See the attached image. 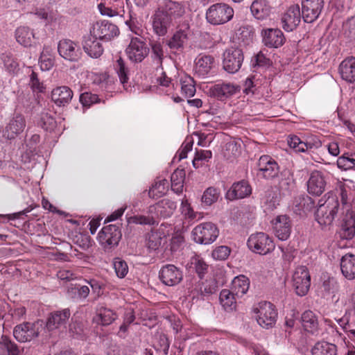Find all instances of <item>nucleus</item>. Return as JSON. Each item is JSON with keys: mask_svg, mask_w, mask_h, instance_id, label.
Masks as SVG:
<instances>
[{"mask_svg": "<svg viewBox=\"0 0 355 355\" xmlns=\"http://www.w3.org/2000/svg\"><path fill=\"white\" fill-rule=\"evenodd\" d=\"M318 201V206L315 214V220L321 226L331 225L336 216L339 202L336 196L328 193Z\"/></svg>", "mask_w": 355, "mask_h": 355, "instance_id": "1", "label": "nucleus"}, {"mask_svg": "<svg viewBox=\"0 0 355 355\" xmlns=\"http://www.w3.org/2000/svg\"><path fill=\"white\" fill-rule=\"evenodd\" d=\"M43 329V322H24L13 329V336L21 343H30L36 339Z\"/></svg>", "mask_w": 355, "mask_h": 355, "instance_id": "2", "label": "nucleus"}, {"mask_svg": "<svg viewBox=\"0 0 355 355\" xmlns=\"http://www.w3.org/2000/svg\"><path fill=\"white\" fill-rule=\"evenodd\" d=\"M233 8L227 3H217L209 7L206 11L207 21L214 26L224 24L234 17Z\"/></svg>", "mask_w": 355, "mask_h": 355, "instance_id": "3", "label": "nucleus"}, {"mask_svg": "<svg viewBox=\"0 0 355 355\" xmlns=\"http://www.w3.org/2000/svg\"><path fill=\"white\" fill-rule=\"evenodd\" d=\"M255 318L263 328L270 329L275 326L277 319V311L273 304L269 302H261L254 309Z\"/></svg>", "mask_w": 355, "mask_h": 355, "instance_id": "4", "label": "nucleus"}, {"mask_svg": "<svg viewBox=\"0 0 355 355\" xmlns=\"http://www.w3.org/2000/svg\"><path fill=\"white\" fill-rule=\"evenodd\" d=\"M191 235L196 243L201 245H209L218 238L219 230L213 223H202L193 229Z\"/></svg>", "mask_w": 355, "mask_h": 355, "instance_id": "5", "label": "nucleus"}, {"mask_svg": "<svg viewBox=\"0 0 355 355\" xmlns=\"http://www.w3.org/2000/svg\"><path fill=\"white\" fill-rule=\"evenodd\" d=\"M247 244L253 252L262 255L272 252L275 248L272 238L262 232L251 234Z\"/></svg>", "mask_w": 355, "mask_h": 355, "instance_id": "6", "label": "nucleus"}, {"mask_svg": "<svg viewBox=\"0 0 355 355\" xmlns=\"http://www.w3.org/2000/svg\"><path fill=\"white\" fill-rule=\"evenodd\" d=\"M243 60V51L238 47L231 46L223 54V68L230 73H234L241 69Z\"/></svg>", "mask_w": 355, "mask_h": 355, "instance_id": "7", "label": "nucleus"}, {"mask_svg": "<svg viewBox=\"0 0 355 355\" xmlns=\"http://www.w3.org/2000/svg\"><path fill=\"white\" fill-rule=\"evenodd\" d=\"M122 236L121 230L116 225L105 226L98 234V240L105 250H110L118 245Z\"/></svg>", "mask_w": 355, "mask_h": 355, "instance_id": "8", "label": "nucleus"}, {"mask_svg": "<svg viewBox=\"0 0 355 355\" xmlns=\"http://www.w3.org/2000/svg\"><path fill=\"white\" fill-rule=\"evenodd\" d=\"M193 32L188 23L180 24L166 44L171 50L182 51L189 43Z\"/></svg>", "mask_w": 355, "mask_h": 355, "instance_id": "9", "label": "nucleus"}, {"mask_svg": "<svg viewBox=\"0 0 355 355\" xmlns=\"http://www.w3.org/2000/svg\"><path fill=\"white\" fill-rule=\"evenodd\" d=\"M302 19L305 23H313L320 15L324 0H302Z\"/></svg>", "mask_w": 355, "mask_h": 355, "instance_id": "10", "label": "nucleus"}, {"mask_svg": "<svg viewBox=\"0 0 355 355\" xmlns=\"http://www.w3.org/2000/svg\"><path fill=\"white\" fill-rule=\"evenodd\" d=\"M293 285L297 295L304 296L311 286V277L306 267H297L293 275Z\"/></svg>", "mask_w": 355, "mask_h": 355, "instance_id": "11", "label": "nucleus"}, {"mask_svg": "<svg viewBox=\"0 0 355 355\" xmlns=\"http://www.w3.org/2000/svg\"><path fill=\"white\" fill-rule=\"evenodd\" d=\"M93 36L99 40L108 42L119 33L118 27L109 21L103 20L97 21L90 31Z\"/></svg>", "mask_w": 355, "mask_h": 355, "instance_id": "12", "label": "nucleus"}, {"mask_svg": "<svg viewBox=\"0 0 355 355\" xmlns=\"http://www.w3.org/2000/svg\"><path fill=\"white\" fill-rule=\"evenodd\" d=\"M125 52L130 60L141 62L148 55L149 49L146 47L144 40L135 37H132Z\"/></svg>", "mask_w": 355, "mask_h": 355, "instance_id": "13", "label": "nucleus"}, {"mask_svg": "<svg viewBox=\"0 0 355 355\" xmlns=\"http://www.w3.org/2000/svg\"><path fill=\"white\" fill-rule=\"evenodd\" d=\"M159 278L164 285L174 286L182 280L183 274L182 270L175 265L166 264L161 268Z\"/></svg>", "mask_w": 355, "mask_h": 355, "instance_id": "14", "label": "nucleus"}, {"mask_svg": "<svg viewBox=\"0 0 355 355\" xmlns=\"http://www.w3.org/2000/svg\"><path fill=\"white\" fill-rule=\"evenodd\" d=\"M240 91V86L230 82H220L212 87L209 89L211 96L219 101H225L231 98Z\"/></svg>", "mask_w": 355, "mask_h": 355, "instance_id": "15", "label": "nucleus"}, {"mask_svg": "<svg viewBox=\"0 0 355 355\" xmlns=\"http://www.w3.org/2000/svg\"><path fill=\"white\" fill-rule=\"evenodd\" d=\"M301 18L302 12L299 5H291L282 16V28L287 32L293 31L298 26Z\"/></svg>", "mask_w": 355, "mask_h": 355, "instance_id": "16", "label": "nucleus"}, {"mask_svg": "<svg viewBox=\"0 0 355 355\" xmlns=\"http://www.w3.org/2000/svg\"><path fill=\"white\" fill-rule=\"evenodd\" d=\"M258 175L265 179H272L277 176L279 168L277 162L269 155H262L257 162Z\"/></svg>", "mask_w": 355, "mask_h": 355, "instance_id": "17", "label": "nucleus"}, {"mask_svg": "<svg viewBox=\"0 0 355 355\" xmlns=\"http://www.w3.org/2000/svg\"><path fill=\"white\" fill-rule=\"evenodd\" d=\"M58 51L62 58L71 62L78 61L81 55L79 46L68 39L62 40L58 42Z\"/></svg>", "mask_w": 355, "mask_h": 355, "instance_id": "18", "label": "nucleus"}, {"mask_svg": "<svg viewBox=\"0 0 355 355\" xmlns=\"http://www.w3.org/2000/svg\"><path fill=\"white\" fill-rule=\"evenodd\" d=\"M275 236L281 241H286L292 232V223L287 215H279L272 221Z\"/></svg>", "mask_w": 355, "mask_h": 355, "instance_id": "19", "label": "nucleus"}, {"mask_svg": "<svg viewBox=\"0 0 355 355\" xmlns=\"http://www.w3.org/2000/svg\"><path fill=\"white\" fill-rule=\"evenodd\" d=\"M177 208L176 202L164 198L159 201L154 205L150 206L148 208L149 214H154L157 218H169L171 217Z\"/></svg>", "mask_w": 355, "mask_h": 355, "instance_id": "20", "label": "nucleus"}, {"mask_svg": "<svg viewBox=\"0 0 355 355\" xmlns=\"http://www.w3.org/2000/svg\"><path fill=\"white\" fill-rule=\"evenodd\" d=\"M98 8L102 15L110 17L122 16L125 13L124 0H101Z\"/></svg>", "mask_w": 355, "mask_h": 355, "instance_id": "21", "label": "nucleus"}, {"mask_svg": "<svg viewBox=\"0 0 355 355\" xmlns=\"http://www.w3.org/2000/svg\"><path fill=\"white\" fill-rule=\"evenodd\" d=\"M252 189L249 182L245 180L234 182L227 191L225 197L229 200L243 199L252 193Z\"/></svg>", "mask_w": 355, "mask_h": 355, "instance_id": "22", "label": "nucleus"}, {"mask_svg": "<svg viewBox=\"0 0 355 355\" xmlns=\"http://www.w3.org/2000/svg\"><path fill=\"white\" fill-rule=\"evenodd\" d=\"M262 42L269 48H279L286 40L284 33L278 28H268L261 31Z\"/></svg>", "mask_w": 355, "mask_h": 355, "instance_id": "23", "label": "nucleus"}, {"mask_svg": "<svg viewBox=\"0 0 355 355\" xmlns=\"http://www.w3.org/2000/svg\"><path fill=\"white\" fill-rule=\"evenodd\" d=\"M70 315L71 312L69 309L52 312L47 319L46 328L49 331L66 328Z\"/></svg>", "mask_w": 355, "mask_h": 355, "instance_id": "24", "label": "nucleus"}, {"mask_svg": "<svg viewBox=\"0 0 355 355\" xmlns=\"http://www.w3.org/2000/svg\"><path fill=\"white\" fill-rule=\"evenodd\" d=\"M26 127V120L21 114H16L10 120L5 128L3 136L8 139H12L21 133Z\"/></svg>", "mask_w": 355, "mask_h": 355, "instance_id": "25", "label": "nucleus"}, {"mask_svg": "<svg viewBox=\"0 0 355 355\" xmlns=\"http://www.w3.org/2000/svg\"><path fill=\"white\" fill-rule=\"evenodd\" d=\"M151 19L154 33L159 37L164 36L171 26V19L164 15L158 9L155 11Z\"/></svg>", "mask_w": 355, "mask_h": 355, "instance_id": "26", "label": "nucleus"}, {"mask_svg": "<svg viewBox=\"0 0 355 355\" xmlns=\"http://www.w3.org/2000/svg\"><path fill=\"white\" fill-rule=\"evenodd\" d=\"M214 63V58L209 55L200 54L195 60V74L200 78H205L211 71Z\"/></svg>", "mask_w": 355, "mask_h": 355, "instance_id": "27", "label": "nucleus"}, {"mask_svg": "<svg viewBox=\"0 0 355 355\" xmlns=\"http://www.w3.org/2000/svg\"><path fill=\"white\" fill-rule=\"evenodd\" d=\"M326 180L321 171H314L307 182V189L309 193L315 196L321 195L325 189Z\"/></svg>", "mask_w": 355, "mask_h": 355, "instance_id": "28", "label": "nucleus"}, {"mask_svg": "<svg viewBox=\"0 0 355 355\" xmlns=\"http://www.w3.org/2000/svg\"><path fill=\"white\" fill-rule=\"evenodd\" d=\"M52 101L58 106L68 105L73 97L72 90L67 86H60L54 88L51 94Z\"/></svg>", "mask_w": 355, "mask_h": 355, "instance_id": "29", "label": "nucleus"}, {"mask_svg": "<svg viewBox=\"0 0 355 355\" xmlns=\"http://www.w3.org/2000/svg\"><path fill=\"white\" fill-rule=\"evenodd\" d=\"M98 40V38L93 36L91 33L85 37L83 49L91 58H99L103 53V48Z\"/></svg>", "mask_w": 355, "mask_h": 355, "instance_id": "30", "label": "nucleus"}, {"mask_svg": "<svg viewBox=\"0 0 355 355\" xmlns=\"http://www.w3.org/2000/svg\"><path fill=\"white\" fill-rule=\"evenodd\" d=\"M158 10L163 12L164 15L169 17L171 21L173 19L182 17L185 12L182 4L171 0L165 1L164 4L158 8Z\"/></svg>", "mask_w": 355, "mask_h": 355, "instance_id": "31", "label": "nucleus"}, {"mask_svg": "<svg viewBox=\"0 0 355 355\" xmlns=\"http://www.w3.org/2000/svg\"><path fill=\"white\" fill-rule=\"evenodd\" d=\"M340 267L343 275L348 280L355 279V255L347 253L340 261Z\"/></svg>", "mask_w": 355, "mask_h": 355, "instance_id": "32", "label": "nucleus"}, {"mask_svg": "<svg viewBox=\"0 0 355 355\" xmlns=\"http://www.w3.org/2000/svg\"><path fill=\"white\" fill-rule=\"evenodd\" d=\"M15 38L21 45L31 46L35 40L34 31L28 26H19L15 30Z\"/></svg>", "mask_w": 355, "mask_h": 355, "instance_id": "33", "label": "nucleus"}, {"mask_svg": "<svg viewBox=\"0 0 355 355\" xmlns=\"http://www.w3.org/2000/svg\"><path fill=\"white\" fill-rule=\"evenodd\" d=\"M341 78L349 83L355 81V58L345 59L339 66Z\"/></svg>", "mask_w": 355, "mask_h": 355, "instance_id": "34", "label": "nucleus"}, {"mask_svg": "<svg viewBox=\"0 0 355 355\" xmlns=\"http://www.w3.org/2000/svg\"><path fill=\"white\" fill-rule=\"evenodd\" d=\"M271 9V6L266 0H254L250 6V10L253 16L261 20L269 17Z\"/></svg>", "mask_w": 355, "mask_h": 355, "instance_id": "35", "label": "nucleus"}, {"mask_svg": "<svg viewBox=\"0 0 355 355\" xmlns=\"http://www.w3.org/2000/svg\"><path fill=\"white\" fill-rule=\"evenodd\" d=\"M217 286L214 281L209 280L199 284L194 290L191 291L193 298H204L216 292Z\"/></svg>", "mask_w": 355, "mask_h": 355, "instance_id": "36", "label": "nucleus"}, {"mask_svg": "<svg viewBox=\"0 0 355 355\" xmlns=\"http://www.w3.org/2000/svg\"><path fill=\"white\" fill-rule=\"evenodd\" d=\"M250 287V279L243 275L235 277L232 282L231 291L238 297L245 295Z\"/></svg>", "mask_w": 355, "mask_h": 355, "instance_id": "37", "label": "nucleus"}, {"mask_svg": "<svg viewBox=\"0 0 355 355\" xmlns=\"http://www.w3.org/2000/svg\"><path fill=\"white\" fill-rule=\"evenodd\" d=\"M36 123L38 127L47 132L53 131L57 126L54 115L49 113L45 109L40 114Z\"/></svg>", "mask_w": 355, "mask_h": 355, "instance_id": "38", "label": "nucleus"}, {"mask_svg": "<svg viewBox=\"0 0 355 355\" xmlns=\"http://www.w3.org/2000/svg\"><path fill=\"white\" fill-rule=\"evenodd\" d=\"M113 66L121 83L125 89H127L130 76V69L127 67L125 60L122 58L119 57L114 62Z\"/></svg>", "mask_w": 355, "mask_h": 355, "instance_id": "39", "label": "nucleus"}, {"mask_svg": "<svg viewBox=\"0 0 355 355\" xmlns=\"http://www.w3.org/2000/svg\"><path fill=\"white\" fill-rule=\"evenodd\" d=\"M20 349L8 336L3 335L0 338V355H19Z\"/></svg>", "mask_w": 355, "mask_h": 355, "instance_id": "40", "label": "nucleus"}, {"mask_svg": "<svg viewBox=\"0 0 355 355\" xmlns=\"http://www.w3.org/2000/svg\"><path fill=\"white\" fill-rule=\"evenodd\" d=\"M116 314L111 309L101 307L97 310V314L94 321L98 324L107 326L112 324L116 319Z\"/></svg>", "mask_w": 355, "mask_h": 355, "instance_id": "41", "label": "nucleus"}, {"mask_svg": "<svg viewBox=\"0 0 355 355\" xmlns=\"http://www.w3.org/2000/svg\"><path fill=\"white\" fill-rule=\"evenodd\" d=\"M302 323L305 331L315 334L318 329V320L316 315L310 310L302 314Z\"/></svg>", "mask_w": 355, "mask_h": 355, "instance_id": "42", "label": "nucleus"}, {"mask_svg": "<svg viewBox=\"0 0 355 355\" xmlns=\"http://www.w3.org/2000/svg\"><path fill=\"white\" fill-rule=\"evenodd\" d=\"M150 58L153 62L156 65L157 70H162V62L164 58L163 45L159 42H153L150 44Z\"/></svg>", "mask_w": 355, "mask_h": 355, "instance_id": "43", "label": "nucleus"}, {"mask_svg": "<svg viewBox=\"0 0 355 355\" xmlns=\"http://www.w3.org/2000/svg\"><path fill=\"white\" fill-rule=\"evenodd\" d=\"M311 354L312 355H337V347L326 341H319L311 349Z\"/></svg>", "mask_w": 355, "mask_h": 355, "instance_id": "44", "label": "nucleus"}, {"mask_svg": "<svg viewBox=\"0 0 355 355\" xmlns=\"http://www.w3.org/2000/svg\"><path fill=\"white\" fill-rule=\"evenodd\" d=\"M294 205L296 208L295 211H299L300 214H301V212L306 214L313 209L315 202L309 196L302 195L295 198Z\"/></svg>", "mask_w": 355, "mask_h": 355, "instance_id": "45", "label": "nucleus"}, {"mask_svg": "<svg viewBox=\"0 0 355 355\" xmlns=\"http://www.w3.org/2000/svg\"><path fill=\"white\" fill-rule=\"evenodd\" d=\"M355 235V219L352 216L347 215L340 228V236L344 239H351Z\"/></svg>", "mask_w": 355, "mask_h": 355, "instance_id": "46", "label": "nucleus"}, {"mask_svg": "<svg viewBox=\"0 0 355 355\" xmlns=\"http://www.w3.org/2000/svg\"><path fill=\"white\" fill-rule=\"evenodd\" d=\"M236 295L232 291L223 289L220 293V302L226 311H232L236 307Z\"/></svg>", "mask_w": 355, "mask_h": 355, "instance_id": "47", "label": "nucleus"}, {"mask_svg": "<svg viewBox=\"0 0 355 355\" xmlns=\"http://www.w3.org/2000/svg\"><path fill=\"white\" fill-rule=\"evenodd\" d=\"M168 188V182L166 179L156 181L152 185L148 191V196L151 198H159L164 196Z\"/></svg>", "mask_w": 355, "mask_h": 355, "instance_id": "48", "label": "nucleus"}, {"mask_svg": "<svg viewBox=\"0 0 355 355\" xmlns=\"http://www.w3.org/2000/svg\"><path fill=\"white\" fill-rule=\"evenodd\" d=\"M185 171L184 169L177 168L171 174V189L176 193H181L184 187L185 179Z\"/></svg>", "mask_w": 355, "mask_h": 355, "instance_id": "49", "label": "nucleus"}, {"mask_svg": "<svg viewBox=\"0 0 355 355\" xmlns=\"http://www.w3.org/2000/svg\"><path fill=\"white\" fill-rule=\"evenodd\" d=\"M67 293L70 297L74 300H84L89 293V288L87 286H82L78 284H71L68 288Z\"/></svg>", "mask_w": 355, "mask_h": 355, "instance_id": "50", "label": "nucleus"}, {"mask_svg": "<svg viewBox=\"0 0 355 355\" xmlns=\"http://www.w3.org/2000/svg\"><path fill=\"white\" fill-rule=\"evenodd\" d=\"M181 92L186 98H190L196 94L195 81L189 76L182 77L180 79Z\"/></svg>", "mask_w": 355, "mask_h": 355, "instance_id": "51", "label": "nucleus"}, {"mask_svg": "<svg viewBox=\"0 0 355 355\" xmlns=\"http://www.w3.org/2000/svg\"><path fill=\"white\" fill-rule=\"evenodd\" d=\"M220 196V191L215 187H209L203 193L201 198L202 204L206 206H211L217 202Z\"/></svg>", "mask_w": 355, "mask_h": 355, "instance_id": "52", "label": "nucleus"}, {"mask_svg": "<svg viewBox=\"0 0 355 355\" xmlns=\"http://www.w3.org/2000/svg\"><path fill=\"white\" fill-rule=\"evenodd\" d=\"M337 165L338 168L343 170L355 168V154L345 153L339 157L337 159Z\"/></svg>", "mask_w": 355, "mask_h": 355, "instance_id": "53", "label": "nucleus"}, {"mask_svg": "<svg viewBox=\"0 0 355 355\" xmlns=\"http://www.w3.org/2000/svg\"><path fill=\"white\" fill-rule=\"evenodd\" d=\"M150 216L144 215H136L130 218L129 222L139 224V225H157L158 221L154 214H150Z\"/></svg>", "mask_w": 355, "mask_h": 355, "instance_id": "54", "label": "nucleus"}, {"mask_svg": "<svg viewBox=\"0 0 355 355\" xmlns=\"http://www.w3.org/2000/svg\"><path fill=\"white\" fill-rule=\"evenodd\" d=\"M1 59L9 73H15L19 69V64L11 53H2Z\"/></svg>", "mask_w": 355, "mask_h": 355, "instance_id": "55", "label": "nucleus"}, {"mask_svg": "<svg viewBox=\"0 0 355 355\" xmlns=\"http://www.w3.org/2000/svg\"><path fill=\"white\" fill-rule=\"evenodd\" d=\"M212 157V153L208 150H196L194 159L192 164L195 168H198L202 166L199 162H207Z\"/></svg>", "mask_w": 355, "mask_h": 355, "instance_id": "56", "label": "nucleus"}, {"mask_svg": "<svg viewBox=\"0 0 355 355\" xmlns=\"http://www.w3.org/2000/svg\"><path fill=\"white\" fill-rule=\"evenodd\" d=\"M336 321L345 332H348L351 327H355V320L351 315V311H346L344 315Z\"/></svg>", "mask_w": 355, "mask_h": 355, "instance_id": "57", "label": "nucleus"}, {"mask_svg": "<svg viewBox=\"0 0 355 355\" xmlns=\"http://www.w3.org/2000/svg\"><path fill=\"white\" fill-rule=\"evenodd\" d=\"M113 266L116 276L119 278H123L128 274V266L127 263L121 258L116 257L114 259Z\"/></svg>", "mask_w": 355, "mask_h": 355, "instance_id": "58", "label": "nucleus"}, {"mask_svg": "<svg viewBox=\"0 0 355 355\" xmlns=\"http://www.w3.org/2000/svg\"><path fill=\"white\" fill-rule=\"evenodd\" d=\"M191 264L194 266L195 270L200 279H202L207 272L208 265L200 257H197L192 259Z\"/></svg>", "mask_w": 355, "mask_h": 355, "instance_id": "59", "label": "nucleus"}, {"mask_svg": "<svg viewBox=\"0 0 355 355\" xmlns=\"http://www.w3.org/2000/svg\"><path fill=\"white\" fill-rule=\"evenodd\" d=\"M162 238L157 232H150L148 234L146 239V246L151 250L155 251L161 245Z\"/></svg>", "mask_w": 355, "mask_h": 355, "instance_id": "60", "label": "nucleus"}, {"mask_svg": "<svg viewBox=\"0 0 355 355\" xmlns=\"http://www.w3.org/2000/svg\"><path fill=\"white\" fill-rule=\"evenodd\" d=\"M238 32L239 39L242 40L245 44H249L250 42H252L254 32L250 26H242L239 29Z\"/></svg>", "mask_w": 355, "mask_h": 355, "instance_id": "61", "label": "nucleus"}, {"mask_svg": "<svg viewBox=\"0 0 355 355\" xmlns=\"http://www.w3.org/2000/svg\"><path fill=\"white\" fill-rule=\"evenodd\" d=\"M230 248L226 245L216 247L211 253L212 257L216 260H225L230 254Z\"/></svg>", "mask_w": 355, "mask_h": 355, "instance_id": "62", "label": "nucleus"}, {"mask_svg": "<svg viewBox=\"0 0 355 355\" xmlns=\"http://www.w3.org/2000/svg\"><path fill=\"white\" fill-rule=\"evenodd\" d=\"M99 101L98 96L96 94L90 92H85L80 96V102L83 107H89L92 105Z\"/></svg>", "mask_w": 355, "mask_h": 355, "instance_id": "63", "label": "nucleus"}, {"mask_svg": "<svg viewBox=\"0 0 355 355\" xmlns=\"http://www.w3.org/2000/svg\"><path fill=\"white\" fill-rule=\"evenodd\" d=\"M180 210L182 214L187 218L193 220L196 218L197 213L193 211L191 205L189 203L188 200L186 198H184L182 200Z\"/></svg>", "mask_w": 355, "mask_h": 355, "instance_id": "64", "label": "nucleus"}]
</instances>
